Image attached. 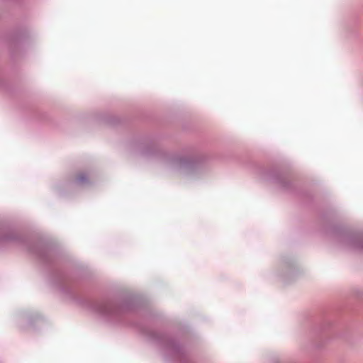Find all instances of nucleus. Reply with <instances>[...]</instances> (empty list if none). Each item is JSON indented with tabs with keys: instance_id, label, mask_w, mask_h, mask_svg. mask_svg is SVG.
<instances>
[{
	"instance_id": "f257e3e1",
	"label": "nucleus",
	"mask_w": 363,
	"mask_h": 363,
	"mask_svg": "<svg viewBox=\"0 0 363 363\" xmlns=\"http://www.w3.org/2000/svg\"><path fill=\"white\" fill-rule=\"evenodd\" d=\"M77 181L79 182V183H82L84 181H85L86 179V176L84 175V174H79L77 177L76 178Z\"/></svg>"
}]
</instances>
